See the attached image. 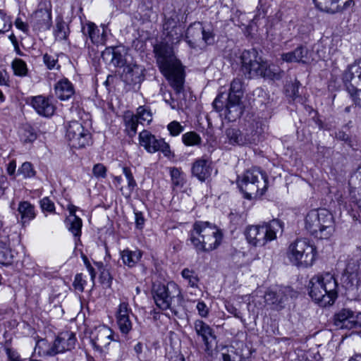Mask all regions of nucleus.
Instances as JSON below:
<instances>
[{
    "label": "nucleus",
    "instance_id": "33",
    "mask_svg": "<svg viewBox=\"0 0 361 361\" xmlns=\"http://www.w3.org/2000/svg\"><path fill=\"white\" fill-rule=\"evenodd\" d=\"M66 224L69 231L75 236L81 235L82 220L76 215L68 216L66 219Z\"/></svg>",
    "mask_w": 361,
    "mask_h": 361
},
{
    "label": "nucleus",
    "instance_id": "40",
    "mask_svg": "<svg viewBox=\"0 0 361 361\" xmlns=\"http://www.w3.org/2000/svg\"><path fill=\"white\" fill-rule=\"evenodd\" d=\"M12 68L15 75L18 76H25L27 73V68L25 61L20 59H16L12 62Z\"/></svg>",
    "mask_w": 361,
    "mask_h": 361
},
{
    "label": "nucleus",
    "instance_id": "24",
    "mask_svg": "<svg viewBox=\"0 0 361 361\" xmlns=\"http://www.w3.org/2000/svg\"><path fill=\"white\" fill-rule=\"evenodd\" d=\"M31 104L38 114L49 117L54 113V106L43 96H37L32 99Z\"/></svg>",
    "mask_w": 361,
    "mask_h": 361
},
{
    "label": "nucleus",
    "instance_id": "9",
    "mask_svg": "<svg viewBox=\"0 0 361 361\" xmlns=\"http://www.w3.org/2000/svg\"><path fill=\"white\" fill-rule=\"evenodd\" d=\"M262 133V123L260 121H252L243 130L227 128L225 135L230 145L245 146L259 141Z\"/></svg>",
    "mask_w": 361,
    "mask_h": 361
},
{
    "label": "nucleus",
    "instance_id": "12",
    "mask_svg": "<svg viewBox=\"0 0 361 361\" xmlns=\"http://www.w3.org/2000/svg\"><path fill=\"white\" fill-rule=\"evenodd\" d=\"M66 137L70 145L75 148H82L91 143V134L88 130L78 121H73L68 124Z\"/></svg>",
    "mask_w": 361,
    "mask_h": 361
},
{
    "label": "nucleus",
    "instance_id": "55",
    "mask_svg": "<svg viewBox=\"0 0 361 361\" xmlns=\"http://www.w3.org/2000/svg\"><path fill=\"white\" fill-rule=\"evenodd\" d=\"M214 35L210 30H206L203 27L202 32V42L207 44H210L214 42Z\"/></svg>",
    "mask_w": 361,
    "mask_h": 361
},
{
    "label": "nucleus",
    "instance_id": "15",
    "mask_svg": "<svg viewBox=\"0 0 361 361\" xmlns=\"http://www.w3.org/2000/svg\"><path fill=\"white\" fill-rule=\"evenodd\" d=\"M341 281L347 290L356 288L361 283L360 264L357 262H349L342 276Z\"/></svg>",
    "mask_w": 361,
    "mask_h": 361
},
{
    "label": "nucleus",
    "instance_id": "41",
    "mask_svg": "<svg viewBox=\"0 0 361 361\" xmlns=\"http://www.w3.org/2000/svg\"><path fill=\"white\" fill-rule=\"evenodd\" d=\"M181 275L183 279L188 281L191 287H197L199 279L193 270L185 268L182 271Z\"/></svg>",
    "mask_w": 361,
    "mask_h": 361
},
{
    "label": "nucleus",
    "instance_id": "39",
    "mask_svg": "<svg viewBox=\"0 0 361 361\" xmlns=\"http://www.w3.org/2000/svg\"><path fill=\"white\" fill-rule=\"evenodd\" d=\"M12 254L7 245L0 242V264H8L12 262Z\"/></svg>",
    "mask_w": 361,
    "mask_h": 361
},
{
    "label": "nucleus",
    "instance_id": "53",
    "mask_svg": "<svg viewBox=\"0 0 361 361\" xmlns=\"http://www.w3.org/2000/svg\"><path fill=\"white\" fill-rule=\"evenodd\" d=\"M40 206L42 210H46L49 212H53L55 209L54 202L51 200H50L49 197H44L40 201Z\"/></svg>",
    "mask_w": 361,
    "mask_h": 361
},
{
    "label": "nucleus",
    "instance_id": "47",
    "mask_svg": "<svg viewBox=\"0 0 361 361\" xmlns=\"http://www.w3.org/2000/svg\"><path fill=\"white\" fill-rule=\"evenodd\" d=\"M139 119L149 123L152 121V114L149 110L146 109L144 106H139L137 109V114Z\"/></svg>",
    "mask_w": 361,
    "mask_h": 361
},
{
    "label": "nucleus",
    "instance_id": "7",
    "mask_svg": "<svg viewBox=\"0 0 361 361\" xmlns=\"http://www.w3.org/2000/svg\"><path fill=\"white\" fill-rule=\"evenodd\" d=\"M305 228L314 238H329L335 231L334 219L326 209L312 210L305 219Z\"/></svg>",
    "mask_w": 361,
    "mask_h": 361
},
{
    "label": "nucleus",
    "instance_id": "64",
    "mask_svg": "<svg viewBox=\"0 0 361 361\" xmlns=\"http://www.w3.org/2000/svg\"><path fill=\"white\" fill-rule=\"evenodd\" d=\"M348 361H361V353L355 354Z\"/></svg>",
    "mask_w": 361,
    "mask_h": 361
},
{
    "label": "nucleus",
    "instance_id": "38",
    "mask_svg": "<svg viewBox=\"0 0 361 361\" xmlns=\"http://www.w3.org/2000/svg\"><path fill=\"white\" fill-rule=\"evenodd\" d=\"M138 120L139 118L137 116L131 114H127L124 116L126 129L130 133H132L133 135L136 133L138 125Z\"/></svg>",
    "mask_w": 361,
    "mask_h": 361
},
{
    "label": "nucleus",
    "instance_id": "14",
    "mask_svg": "<svg viewBox=\"0 0 361 361\" xmlns=\"http://www.w3.org/2000/svg\"><path fill=\"white\" fill-rule=\"evenodd\" d=\"M344 79L353 86L361 87V58L348 66L344 73ZM351 96L355 105L361 107V90H355Z\"/></svg>",
    "mask_w": 361,
    "mask_h": 361
},
{
    "label": "nucleus",
    "instance_id": "2",
    "mask_svg": "<svg viewBox=\"0 0 361 361\" xmlns=\"http://www.w3.org/2000/svg\"><path fill=\"white\" fill-rule=\"evenodd\" d=\"M241 71L249 78L262 77L269 80H279L282 77L283 71L274 66H268L258 56L256 49L245 50L240 56Z\"/></svg>",
    "mask_w": 361,
    "mask_h": 361
},
{
    "label": "nucleus",
    "instance_id": "25",
    "mask_svg": "<svg viewBox=\"0 0 361 361\" xmlns=\"http://www.w3.org/2000/svg\"><path fill=\"white\" fill-rule=\"evenodd\" d=\"M202 32L203 27L200 23H194L187 29L186 42L192 48H195L202 42Z\"/></svg>",
    "mask_w": 361,
    "mask_h": 361
},
{
    "label": "nucleus",
    "instance_id": "34",
    "mask_svg": "<svg viewBox=\"0 0 361 361\" xmlns=\"http://www.w3.org/2000/svg\"><path fill=\"white\" fill-rule=\"evenodd\" d=\"M123 172L128 180V189L126 191H123V188H121L120 190L121 191L122 195L128 198L130 197L131 193L135 189L137 184L134 179L133 173L128 167H123Z\"/></svg>",
    "mask_w": 361,
    "mask_h": 361
},
{
    "label": "nucleus",
    "instance_id": "4",
    "mask_svg": "<svg viewBox=\"0 0 361 361\" xmlns=\"http://www.w3.org/2000/svg\"><path fill=\"white\" fill-rule=\"evenodd\" d=\"M222 233L214 225L207 221H197L190 232V241L197 252H209L221 243Z\"/></svg>",
    "mask_w": 361,
    "mask_h": 361
},
{
    "label": "nucleus",
    "instance_id": "28",
    "mask_svg": "<svg viewBox=\"0 0 361 361\" xmlns=\"http://www.w3.org/2000/svg\"><path fill=\"white\" fill-rule=\"evenodd\" d=\"M194 329L197 336L202 338V341L208 346L209 338H215L213 329L200 319H197L194 322Z\"/></svg>",
    "mask_w": 361,
    "mask_h": 361
},
{
    "label": "nucleus",
    "instance_id": "18",
    "mask_svg": "<svg viewBox=\"0 0 361 361\" xmlns=\"http://www.w3.org/2000/svg\"><path fill=\"white\" fill-rule=\"evenodd\" d=\"M131 310L128 307V304L126 302H121L116 312V322L120 331L127 334L132 329V322L130 319Z\"/></svg>",
    "mask_w": 361,
    "mask_h": 361
},
{
    "label": "nucleus",
    "instance_id": "52",
    "mask_svg": "<svg viewBox=\"0 0 361 361\" xmlns=\"http://www.w3.org/2000/svg\"><path fill=\"white\" fill-rule=\"evenodd\" d=\"M43 61L49 69H53L56 66L58 59L54 56L45 54L43 56Z\"/></svg>",
    "mask_w": 361,
    "mask_h": 361
},
{
    "label": "nucleus",
    "instance_id": "22",
    "mask_svg": "<svg viewBox=\"0 0 361 361\" xmlns=\"http://www.w3.org/2000/svg\"><path fill=\"white\" fill-rule=\"evenodd\" d=\"M281 59L288 63H307L310 61L312 57L311 53L305 47L300 46L292 51L283 54Z\"/></svg>",
    "mask_w": 361,
    "mask_h": 361
},
{
    "label": "nucleus",
    "instance_id": "54",
    "mask_svg": "<svg viewBox=\"0 0 361 361\" xmlns=\"http://www.w3.org/2000/svg\"><path fill=\"white\" fill-rule=\"evenodd\" d=\"M224 99H225L224 94V93H221L214 99L213 102V106L216 111H221L222 110L224 109L225 106H224Z\"/></svg>",
    "mask_w": 361,
    "mask_h": 361
},
{
    "label": "nucleus",
    "instance_id": "36",
    "mask_svg": "<svg viewBox=\"0 0 361 361\" xmlns=\"http://www.w3.org/2000/svg\"><path fill=\"white\" fill-rule=\"evenodd\" d=\"M111 331L109 328L104 326L98 330L95 339L100 345H106L112 340Z\"/></svg>",
    "mask_w": 361,
    "mask_h": 361
},
{
    "label": "nucleus",
    "instance_id": "58",
    "mask_svg": "<svg viewBox=\"0 0 361 361\" xmlns=\"http://www.w3.org/2000/svg\"><path fill=\"white\" fill-rule=\"evenodd\" d=\"M6 352L10 361H24L16 351L11 348H7Z\"/></svg>",
    "mask_w": 361,
    "mask_h": 361
},
{
    "label": "nucleus",
    "instance_id": "26",
    "mask_svg": "<svg viewBox=\"0 0 361 361\" xmlns=\"http://www.w3.org/2000/svg\"><path fill=\"white\" fill-rule=\"evenodd\" d=\"M192 173L200 181H204L211 176L210 161L204 159L197 160L192 165Z\"/></svg>",
    "mask_w": 361,
    "mask_h": 361
},
{
    "label": "nucleus",
    "instance_id": "19",
    "mask_svg": "<svg viewBox=\"0 0 361 361\" xmlns=\"http://www.w3.org/2000/svg\"><path fill=\"white\" fill-rule=\"evenodd\" d=\"M32 23L35 30L46 31L51 26V13L47 9H39L32 16Z\"/></svg>",
    "mask_w": 361,
    "mask_h": 361
},
{
    "label": "nucleus",
    "instance_id": "42",
    "mask_svg": "<svg viewBox=\"0 0 361 361\" xmlns=\"http://www.w3.org/2000/svg\"><path fill=\"white\" fill-rule=\"evenodd\" d=\"M25 178H32L35 176L36 172L30 162H24L18 171Z\"/></svg>",
    "mask_w": 361,
    "mask_h": 361
},
{
    "label": "nucleus",
    "instance_id": "6",
    "mask_svg": "<svg viewBox=\"0 0 361 361\" xmlns=\"http://www.w3.org/2000/svg\"><path fill=\"white\" fill-rule=\"evenodd\" d=\"M283 223L274 219L269 222L246 227L244 234L247 243L255 247L264 245L267 242L276 238L277 234H282Z\"/></svg>",
    "mask_w": 361,
    "mask_h": 361
},
{
    "label": "nucleus",
    "instance_id": "10",
    "mask_svg": "<svg viewBox=\"0 0 361 361\" xmlns=\"http://www.w3.org/2000/svg\"><path fill=\"white\" fill-rule=\"evenodd\" d=\"M316 255V247L305 238L297 239L289 245L288 250L289 259L298 267L312 266Z\"/></svg>",
    "mask_w": 361,
    "mask_h": 361
},
{
    "label": "nucleus",
    "instance_id": "23",
    "mask_svg": "<svg viewBox=\"0 0 361 361\" xmlns=\"http://www.w3.org/2000/svg\"><path fill=\"white\" fill-rule=\"evenodd\" d=\"M264 298L266 305L270 306L274 310H280L283 307L287 296L285 290L279 289L275 291L268 290L265 293Z\"/></svg>",
    "mask_w": 361,
    "mask_h": 361
},
{
    "label": "nucleus",
    "instance_id": "60",
    "mask_svg": "<svg viewBox=\"0 0 361 361\" xmlns=\"http://www.w3.org/2000/svg\"><path fill=\"white\" fill-rule=\"evenodd\" d=\"M15 25L17 28L26 32L28 30V26L20 18H17L15 22Z\"/></svg>",
    "mask_w": 361,
    "mask_h": 361
},
{
    "label": "nucleus",
    "instance_id": "37",
    "mask_svg": "<svg viewBox=\"0 0 361 361\" xmlns=\"http://www.w3.org/2000/svg\"><path fill=\"white\" fill-rule=\"evenodd\" d=\"M20 140L23 143H30L37 138V134L30 126L23 128L20 131Z\"/></svg>",
    "mask_w": 361,
    "mask_h": 361
},
{
    "label": "nucleus",
    "instance_id": "45",
    "mask_svg": "<svg viewBox=\"0 0 361 361\" xmlns=\"http://www.w3.org/2000/svg\"><path fill=\"white\" fill-rule=\"evenodd\" d=\"M316 6L321 11L334 13L337 10H334L331 8V6L334 4L332 0H313Z\"/></svg>",
    "mask_w": 361,
    "mask_h": 361
},
{
    "label": "nucleus",
    "instance_id": "31",
    "mask_svg": "<svg viewBox=\"0 0 361 361\" xmlns=\"http://www.w3.org/2000/svg\"><path fill=\"white\" fill-rule=\"evenodd\" d=\"M82 32L85 35H87L94 44L102 43L103 39L100 36L99 30L94 23L89 22L82 27Z\"/></svg>",
    "mask_w": 361,
    "mask_h": 361
},
{
    "label": "nucleus",
    "instance_id": "62",
    "mask_svg": "<svg viewBox=\"0 0 361 361\" xmlns=\"http://www.w3.org/2000/svg\"><path fill=\"white\" fill-rule=\"evenodd\" d=\"M228 353H229V350H227V353H221V356H222L224 361H236L235 360V357H232V355Z\"/></svg>",
    "mask_w": 361,
    "mask_h": 361
},
{
    "label": "nucleus",
    "instance_id": "32",
    "mask_svg": "<svg viewBox=\"0 0 361 361\" xmlns=\"http://www.w3.org/2000/svg\"><path fill=\"white\" fill-rule=\"evenodd\" d=\"M68 33V27L63 18L61 16L56 17L54 29V35L56 39L59 40H65L67 39Z\"/></svg>",
    "mask_w": 361,
    "mask_h": 361
},
{
    "label": "nucleus",
    "instance_id": "43",
    "mask_svg": "<svg viewBox=\"0 0 361 361\" xmlns=\"http://www.w3.org/2000/svg\"><path fill=\"white\" fill-rule=\"evenodd\" d=\"M300 82L298 80H295L293 82L286 85V92L287 94L293 100L300 97L299 87Z\"/></svg>",
    "mask_w": 361,
    "mask_h": 361
},
{
    "label": "nucleus",
    "instance_id": "29",
    "mask_svg": "<svg viewBox=\"0 0 361 361\" xmlns=\"http://www.w3.org/2000/svg\"><path fill=\"white\" fill-rule=\"evenodd\" d=\"M18 212L20 215V222L23 225L35 217L34 206L27 201L19 203Z\"/></svg>",
    "mask_w": 361,
    "mask_h": 361
},
{
    "label": "nucleus",
    "instance_id": "27",
    "mask_svg": "<svg viewBox=\"0 0 361 361\" xmlns=\"http://www.w3.org/2000/svg\"><path fill=\"white\" fill-rule=\"evenodd\" d=\"M54 90L56 97L61 100L68 99L75 92L73 85L66 78L59 80Z\"/></svg>",
    "mask_w": 361,
    "mask_h": 361
},
{
    "label": "nucleus",
    "instance_id": "3",
    "mask_svg": "<svg viewBox=\"0 0 361 361\" xmlns=\"http://www.w3.org/2000/svg\"><path fill=\"white\" fill-rule=\"evenodd\" d=\"M337 281L329 273L313 276L309 283V295L321 306L332 305L338 296Z\"/></svg>",
    "mask_w": 361,
    "mask_h": 361
},
{
    "label": "nucleus",
    "instance_id": "56",
    "mask_svg": "<svg viewBox=\"0 0 361 361\" xmlns=\"http://www.w3.org/2000/svg\"><path fill=\"white\" fill-rule=\"evenodd\" d=\"M197 310L202 317H207L208 316L209 308L204 302H198L197 304Z\"/></svg>",
    "mask_w": 361,
    "mask_h": 361
},
{
    "label": "nucleus",
    "instance_id": "30",
    "mask_svg": "<svg viewBox=\"0 0 361 361\" xmlns=\"http://www.w3.org/2000/svg\"><path fill=\"white\" fill-rule=\"evenodd\" d=\"M121 255L125 265L133 267L141 259L142 253L139 250L132 251L126 249L121 252Z\"/></svg>",
    "mask_w": 361,
    "mask_h": 361
},
{
    "label": "nucleus",
    "instance_id": "35",
    "mask_svg": "<svg viewBox=\"0 0 361 361\" xmlns=\"http://www.w3.org/2000/svg\"><path fill=\"white\" fill-rule=\"evenodd\" d=\"M243 82L240 78H235L231 83L230 91L228 97L233 96L241 99L243 94Z\"/></svg>",
    "mask_w": 361,
    "mask_h": 361
},
{
    "label": "nucleus",
    "instance_id": "59",
    "mask_svg": "<svg viewBox=\"0 0 361 361\" xmlns=\"http://www.w3.org/2000/svg\"><path fill=\"white\" fill-rule=\"evenodd\" d=\"M164 101L169 104L171 107L173 109H176V106L175 104V101L174 99L171 97V93H164Z\"/></svg>",
    "mask_w": 361,
    "mask_h": 361
},
{
    "label": "nucleus",
    "instance_id": "11",
    "mask_svg": "<svg viewBox=\"0 0 361 361\" xmlns=\"http://www.w3.org/2000/svg\"><path fill=\"white\" fill-rule=\"evenodd\" d=\"M76 338L73 333L66 331L61 333L51 345L47 344L46 340L39 341L37 347L42 351L39 353L47 356H54L58 353L71 350L75 348Z\"/></svg>",
    "mask_w": 361,
    "mask_h": 361
},
{
    "label": "nucleus",
    "instance_id": "1",
    "mask_svg": "<svg viewBox=\"0 0 361 361\" xmlns=\"http://www.w3.org/2000/svg\"><path fill=\"white\" fill-rule=\"evenodd\" d=\"M160 71L169 81L177 94L183 90L184 74L181 63L174 56L172 47L167 44H157L154 49Z\"/></svg>",
    "mask_w": 361,
    "mask_h": 361
},
{
    "label": "nucleus",
    "instance_id": "50",
    "mask_svg": "<svg viewBox=\"0 0 361 361\" xmlns=\"http://www.w3.org/2000/svg\"><path fill=\"white\" fill-rule=\"evenodd\" d=\"M168 130L173 136L179 135L183 130V126L177 121H172L168 125Z\"/></svg>",
    "mask_w": 361,
    "mask_h": 361
},
{
    "label": "nucleus",
    "instance_id": "49",
    "mask_svg": "<svg viewBox=\"0 0 361 361\" xmlns=\"http://www.w3.org/2000/svg\"><path fill=\"white\" fill-rule=\"evenodd\" d=\"M106 168L102 164H97L93 166L92 173L97 178H104L106 176Z\"/></svg>",
    "mask_w": 361,
    "mask_h": 361
},
{
    "label": "nucleus",
    "instance_id": "63",
    "mask_svg": "<svg viewBox=\"0 0 361 361\" xmlns=\"http://www.w3.org/2000/svg\"><path fill=\"white\" fill-rule=\"evenodd\" d=\"M87 269L91 276L92 280H94L95 275H96L95 271H94V269L91 266V264L89 262H87Z\"/></svg>",
    "mask_w": 361,
    "mask_h": 361
},
{
    "label": "nucleus",
    "instance_id": "13",
    "mask_svg": "<svg viewBox=\"0 0 361 361\" xmlns=\"http://www.w3.org/2000/svg\"><path fill=\"white\" fill-rule=\"evenodd\" d=\"M140 145L148 152L154 153L160 151L165 156L171 154L170 147L163 139H157L148 130H143L139 135Z\"/></svg>",
    "mask_w": 361,
    "mask_h": 361
},
{
    "label": "nucleus",
    "instance_id": "61",
    "mask_svg": "<svg viewBox=\"0 0 361 361\" xmlns=\"http://www.w3.org/2000/svg\"><path fill=\"white\" fill-rule=\"evenodd\" d=\"M16 161H11L8 164V167H7V173L11 176L13 175L16 171Z\"/></svg>",
    "mask_w": 361,
    "mask_h": 361
},
{
    "label": "nucleus",
    "instance_id": "21",
    "mask_svg": "<svg viewBox=\"0 0 361 361\" xmlns=\"http://www.w3.org/2000/svg\"><path fill=\"white\" fill-rule=\"evenodd\" d=\"M226 99L227 102L224 106L225 118L228 121H235L241 116L243 112L241 99L231 96V97H227Z\"/></svg>",
    "mask_w": 361,
    "mask_h": 361
},
{
    "label": "nucleus",
    "instance_id": "46",
    "mask_svg": "<svg viewBox=\"0 0 361 361\" xmlns=\"http://www.w3.org/2000/svg\"><path fill=\"white\" fill-rule=\"evenodd\" d=\"M200 141V137L195 132L187 133L183 135V142L188 146L197 145Z\"/></svg>",
    "mask_w": 361,
    "mask_h": 361
},
{
    "label": "nucleus",
    "instance_id": "20",
    "mask_svg": "<svg viewBox=\"0 0 361 361\" xmlns=\"http://www.w3.org/2000/svg\"><path fill=\"white\" fill-rule=\"evenodd\" d=\"M124 80L130 85L140 83L144 80V68L137 64L126 65L122 73Z\"/></svg>",
    "mask_w": 361,
    "mask_h": 361
},
{
    "label": "nucleus",
    "instance_id": "8",
    "mask_svg": "<svg viewBox=\"0 0 361 361\" xmlns=\"http://www.w3.org/2000/svg\"><path fill=\"white\" fill-rule=\"evenodd\" d=\"M153 298L157 306L161 310H171L175 314V307L181 303L183 297L177 284L169 282L167 285L154 286L152 290Z\"/></svg>",
    "mask_w": 361,
    "mask_h": 361
},
{
    "label": "nucleus",
    "instance_id": "51",
    "mask_svg": "<svg viewBox=\"0 0 361 361\" xmlns=\"http://www.w3.org/2000/svg\"><path fill=\"white\" fill-rule=\"evenodd\" d=\"M85 281L83 280L82 274H76L73 286L74 288L79 292H83L84 290V286H85Z\"/></svg>",
    "mask_w": 361,
    "mask_h": 361
},
{
    "label": "nucleus",
    "instance_id": "44",
    "mask_svg": "<svg viewBox=\"0 0 361 361\" xmlns=\"http://www.w3.org/2000/svg\"><path fill=\"white\" fill-rule=\"evenodd\" d=\"M170 173L173 185L176 187L183 186L184 183L183 173L177 168H171Z\"/></svg>",
    "mask_w": 361,
    "mask_h": 361
},
{
    "label": "nucleus",
    "instance_id": "16",
    "mask_svg": "<svg viewBox=\"0 0 361 361\" xmlns=\"http://www.w3.org/2000/svg\"><path fill=\"white\" fill-rule=\"evenodd\" d=\"M361 314H355L348 309H343L335 315L334 324L340 329H350L360 325Z\"/></svg>",
    "mask_w": 361,
    "mask_h": 361
},
{
    "label": "nucleus",
    "instance_id": "57",
    "mask_svg": "<svg viewBox=\"0 0 361 361\" xmlns=\"http://www.w3.org/2000/svg\"><path fill=\"white\" fill-rule=\"evenodd\" d=\"M135 226L138 229H142L145 225V219L142 212H137L135 213Z\"/></svg>",
    "mask_w": 361,
    "mask_h": 361
},
{
    "label": "nucleus",
    "instance_id": "48",
    "mask_svg": "<svg viewBox=\"0 0 361 361\" xmlns=\"http://www.w3.org/2000/svg\"><path fill=\"white\" fill-rule=\"evenodd\" d=\"M11 26L9 18L0 11V33L7 31Z\"/></svg>",
    "mask_w": 361,
    "mask_h": 361
},
{
    "label": "nucleus",
    "instance_id": "5",
    "mask_svg": "<svg viewBox=\"0 0 361 361\" xmlns=\"http://www.w3.org/2000/svg\"><path fill=\"white\" fill-rule=\"evenodd\" d=\"M238 188L246 199L262 197L268 188V177L259 168L247 170L237 180Z\"/></svg>",
    "mask_w": 361,
    "mask_h": 361
},
{
    "label": "nucleus",
    "instance_id": "17",
    "mask_svg": "<svg viewBox=\"0 0 361 361\" xmlns=\"http://www.w3.org/2000/svg\"><path fill=\"white\" fill-rule=\"evenodd\" d=\"M126 49L124 47H110L106 48L102 53L104 60H110L114 67H125Z\"/></svg>",
    "mask_w": 361,
    "mask_h": 361
}]
</instances>
